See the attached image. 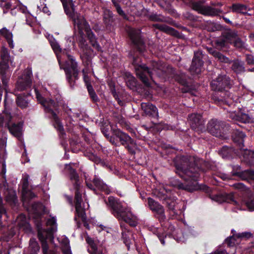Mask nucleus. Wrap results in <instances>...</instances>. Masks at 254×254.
Segmentation results:
<instances>
[{
    "instance_id": "obj_1",
    "label": "nucleus",
    "mask_w": 254,
    "mask_h": 254,
    "mask_svg": "<svg viewBox=\"0 0 254 254\" xmlns=\"http://www.w3.org/2000/svg\"><path fill=\"white\" fill-rule=\"evenodd\" d=\"M174 162L176 173L185 182L177 183L173 185L178 189L189 192L200 189L197 181L199 176V172L205 171L203 166L205 165V163L203 160L194 157L177 156L174 159Z\"/></svg>"
},
{
    "instance_id": "obj_2",
    "label": "nucleus",
    "mask_w": 254,
    "mask_h": 254,
    "mask_svg": "<svg viewBox=\"0 0 254 254\" xmlns=\"http://www.w3.org/2000/svg\"><path fill=\"white\" fill-rule=\"evenodd\" d=\"M140 62L139 57H134L132 64L134 65L136 75L147 85L149 84V80L153 79L152 75L154 73L159 76L174 77L183 85L187 84L185 76L183 74H176L175 70L172 66L167 65L160 61H153L151 66L149 67L145 64H139Z\"/></svg>"
},
{
    "instance_id": "obj_3",
    "label": "nucleus",
    "mask_w": 254,
    "mask_h": 254,
    "mask_svg": "<svg viewBox=\"0 0 254 254\" xmlns=\"http://www.w3.org/2000/svg\"><path fill=\"white\" fill-rule=\"evenodd\" d=\"M66 14L72 19L74 26L76 27L78 31L83 34V30H85L87 37L92 46L98 51L100 47L97 43L95 35L91 31L90 27L84 17L75 11L74 5L71 0H61Z\"/></svg>"
},
{
    "instance_id": "obj_4",
    "label": "nucleus",
    "mask_w": 254,
    "mask_h": 254,
    "mask_svg": "<svg viewBox=\"0 0 254 254\" xmlns=\"http://www.w3.org/2000/svg\"><path fill=\"white\" fill-rule=\"evenodd\" d=\"M105 201L111 213L119 221H124L132 227L137 225L136 218L132 214L130 209L124 205L118 198L110 196Z\"/></svg>"
},
{
    "instance_id": "obj_5",
    "label": "nucleus",
    "mask_w": 254,
    "mask_h": 254,
    "mask_svg": "<svg viewBox=\"0 0 254 254\" xmlns=\"http://www.w3.org/2000/svg\"><path fill=\"white\" fill-rule=\"evenodd\" d=\"M112 136L105 135L109 141L115 146H124L130 154H134L135 152L134 148L136 146V143L134 139L120 129H112Z\"/></svg>"
},
{
    "instance_id": "obj_6",
    "label": "nucleus",
    "mask_w": 254,
    "mask_h": 254,
    "mask_svg": "<svg viewBox=\"0 0 254 254\" xmlns=\"http://www.w3.org/2000/svg\"><path fill=\"white\" fill-rule=\"evenodd\" d=\"M60 68L64 70L66 78L71 88L75 85V81L79 78V70L78 68V64L73 56L67 55V61L64 64L62 65L59 59Z\"/></svg>"
},
{
    "instance_id": "obj_7",
    "label": "nucleus",
    "mask_w": 254,
    "mask_h": 254,
    "mask_svg": "<svg viewBox=\"0 0 254 254\" xmlns=\"http://www.w3.org/2000/svg\"><path fill=\"white\" fill-rule=\"evenodd\" d=\"M80 38L78 40L79 46L82 50V54L80 57L82 61V64L85 66L84 68H87L90 70L89 67L91 66V60L93 56V50L88 46L85 39V30H83V34H81L79 31ZM87 35V34H86Z\"/></svg>"
},
{
    "instance_id": "obj_8",
    "label": "nucleus",
    "mask_w": 254,
    "mask_h": 254,
    "mask_svg": "<svg viewBox=\"0 0 254 254\" xmlns=\"http://www.w3.org/2000/svg\"><path fill=\"white\" fill-rule=\"evenodd\" d=\"M75 191V216L74 219L77 221V217L80 218L83 222L85 221L86 219V214L84 209L82 206V187L80 185V182L73 183Z\"/></svg>"
},
{
    "instance_id": "obj_9",
    "label": "nucleus",
    "mask_w": 254,
    "mask_h": 254,
    "mask_svg": "<svg viewBox=\"0 0 254 254\" xmlns=\"http://www.w3.org/2000/svg\"><path fill=\"white\" fill-rule=\"evenodd\" d=\"M190 6L193 10L205 16H216L222 13V10L220 9L205 5L203 0L193 1Z\"/></svg>"
},
{
    "instance_id": "obj_10",
    "label": "nucleus",
    "mask_w": 254,
    "mask_h": 254,
    "mask_svg": "<svg viewBox=\"0 0 254 254\" xmlns=\"http://www.w3.org/2000/svg\"><path fill=\"white\" fill-rule=\"evenodd\" d=\"M228 127L225 122L215 119H211L207 125L208 131L217 137H223Z\"/></svg>"
},
{
    "instance_id": "obj_11",
    "label": "nucleus",
    "mask_w": 254,
    "mask_h": 254,
    "mask_svg": "<svg viewBox=\"0 0 254 254\" xmlns=\"http://www.w3.org/2000/svg\"><path fill=\"white\" fill-rule=\"evenodd\" d=\"M32 77L31 68L28 67L25 69L17 80L16 89L22 91L30 88L32 85Z\"/></svg>"
},
{
    "instance_id": "obj_12",
    "label": "nucleus",
    "mask_w": 254,
    "mask_h": 254,
    "mask_svg": "<svg viewBox=\"0 0 254 254\" xmlns=\"http://www.w3.org/2000/svg\"><path fill=\"white\" fill-rule=\"evenodd\" d=\"M231 85L230 77L226 75H219L216 79L211 82L212 90L220 91L221 94H226V92H222L226 88H229Z\"/></svg>"
},
{
    "instance_id": "obj_13",
    "label": "nucleus",
    "mask_w": 254,
    "mask_h": 254,
    "mask_svg": "<svg viewBox=\"0 0 254 254\" xmlns=\"http://www.w3.org/2000/svg\"><path fill=\"white\" fill-rule=\"evenodd\" d=\"M42 105H44L46 106L47 111L50 113L54 121V126L55 127L59 130L62 134H61L63 136L65 135L64 132V128L62 123L55 113V112L53 111L52 108H55V105L57 104L55 102L51 99H49L48 100H45L44 102H42Z\"/></svg>"
},
{
    "instance_id": "obj_14",
    "label": "nucleus",
    "mask_w": 254,
    "mask_h": 254,
    "mask_svg": "<svg viewBox=\"0 0 254 254\" xmlns=\"http://www.w3.org/2000/svg\"><path fill=\"white\" fill-rule=\"evenodd\" d=\"M148 204L150 210L154 213V217L160 222L165 220L166 217L165 214V209L162 205L150 197L148 198Z\"/></svg>"
},
{
    "instance_id": "obj_15",
    "label": "nucleus",
    "mask_w": 254,
    "mask_h": 254,
    "mask_svg": "<svg viewBox=\"0 0 254 254\" xmlns=\"http://www.w3.org/2000/svg\"><path fill=\"white\" fill-rule=\"evenodd\" d=\"M127 32L132 43L138 49L139 52H143L145 50V46L141 37L140 30L139 29L129 28L127 30Z\"/></svg>"
},
{
    "instance_id": "obj_16",
    "label": "nucleus",
    "mask_w": 254,
    "mask_h": 254,
    "mask_svg": "<svg viewBox=\"0 0 254 254\" xmlns=\"http://www.w3.org/2000/svg\"><path fill=\"white\" fill-rule=\"evenodd\" d=\"M85 183L87 187L94 191H96V189L94 188L95 187L98 190L105 192L106 194H109L111 192L110 187L96 176L92 181L86 179Z\"/></svg>"
},
{
    "instance_id": "obj_17",
    "label": "nucleus",
    "mask_w": 254,
    "mask_h": 254,
    "mask_svg": "<svg viewBox=\"0 0 254 254\" xmlns=\"http://www.w3.org/2000/svg\"><path fill=\"white\" fill-rule=\"evenodd\" d=\"M203 54L201 50H198L194 52V56L190 67V71L192 74H198L201 72L203 65Z\"/></svg>"
},
{
    "instance_id": "obj_18",
    "label": "nucleus",
    "mask_w": 254,
    "mask_h": 254,
    "mask_svg": "<svg viewBox=\"0 0 254 254\" xmlns=\"http://www.w3.org/2000/svg\"><path fill=\"white\" fill-rule=\"evenodd\" d=\"M210 197L213 200L219 203L223 202H227L232 203L235 205L239 206V202L237 200L234 193H224L218 194H212L210 195Z\"/></svg>"
},
{
    "instance_id": "obj_19",
    "label": "nucleus",
    "mask_w": 254,
    "mask_h": 254,
    "mask_svg": "<svg viewBox=\"0 0 254 254\" xmlns=\"http://www.w3.org/2000/svg\"><path fill=\"white\" fill-rule=\"evenodd\" d=\"M85 239L90 247L88 252L91 254H105L106 249L102 245L98 244L89 236L86 237Z\"/></svg>"
},
{
    "instance_id": "obj_20",
    "label": "nucleus",
    "mask_w": 254,
    "mask_h": 254,
    "mask_svg": "<svg viewBox=\"0 0 254 254\" xmlns=\"http://www.w3.org/2000/svg\"><path fill=\"white\" fill-rule=\"evenodd\" d=\"M141 107L146 116L156 119L158 118L157 109L152 104L150 103H142Z\"/></svg>"
},
{
    "instance_id": "obj_21",
    "label": "nucleus",
    "mask_w": 254,
    "mask_h": 254,
    "mask_svg": "<svg viewBox=\"0 0 254 254\" xmlns=\"http://www.w3.org/2000/svg\"><path fill=\"white\" fill-rule=\"evenodd\" d=\"M188 119L192 129H195L204 124V120L200 114L192 113L190 114L188 116Z\"/></svg>"
},
{
    "instance_id": "obj_22",
    "label": "nucleus",
    "mask_w": 254,
    "mask_h": 254,
    "mask_svg": "<svg viewBox=\"0 0 254 254\" xmlns=\"http://www.w3.org/2000/svg\"><path fill=\"white\" fill-rule=\"evenodd\" d=\"M229 117L232 120L243 123H249L253 122L252 118L248 115L242 112L237 114L235 112L230 113Z\"/></svg>"
},
{
    "instance_id": "obj_23",
    "label": "nucleus",
    "mask_w": 254,
    "mask_h": 254,
    "mask_svg": "<svg viewBox=\"0 0 254 254\" xmlns=\"http://www.w3.org/2000/svg\"><path fill=\"white\" fill-rule=\"evenodd\" d=\"M55 230L53 228L47 229H39L38 236L40 241H47L48 239H52Z\"/></svg>"
},
{
    "instance_id": "obj_24",
    "label": "nucleus",
    "mask_w": 254,
    "mask_h": 254,
    "mask_svg": "<svg viewBox=\"0 0 254 254\" xmlns=\"http://www.w3.org/2000/svg\"><path fill=\"white\" fill-rule=\"evenodd\" d=\"M23 124L21 123L12 124L11 125L7 124L9 132L14 136L20 138L22 135Z\"/></svg>"
},
{
    "instance_id": "obj_25",
    "label": "nucleus",
    "mask_w": 254,
    "mask_h": 254,
    "mask_svg": "<svg viewBox=\"0 0 254 254\" xmlns=\"http://www.w3.org/2000/svg\"><path fill=\"white\" fill-rule=\"evenodd\" d=\"M231 69L236 74H241L245 71L244 62L237 59L232 61Z\"/></svg>"
},
{
    "instance_id": "obj_26",
    "label": "nucleus",
    "mask_w": 254,
    "mask_h": 254,
    "mask_svg": "<svg viewBox=\"0 0 254 254\" xmlns=\"http://www.w3.org/2000/svg\"><path fill=\"white\" fill-rule=\"evenodd\" d=\"M74 164L69 163L65 164L64 169L69 174V178L72 184L79 182V176L76 173L75 170L72 167Z\"/></svg>"
},
{
    "instance_id": "obj_27",
    "label": "nucleus",
    "mask_w": 254,
    "mask_h": 254,
    "mask_svg": "<svg viewBox=\"0 0 254 254\" xmlns=\"http://www.w3.org/2000/svg\"><path fill=\"white\" fill-rule=\"evenodd\" d=\"M208 52L211 54L216 59H217L220 62L224 63H230L229 59L224 56L219 52L214 50L213 48L208 49Z\"/></svg>"
},
{
    "instance_id": "obj_28",
    "label": "nucleus",
    "mask_w": 254,
    "mask_h": 254,
    "mask_svg": "<svg viewBox=\"0 0 254 254\" xmlns=\"http://www.w3.org/2000/svg\"><path fill=\"white\" fill-rule=\"evenodd\" d=\"M229 8L232 10L233 12L242 13L246 14L248 10V7L246 5L240 3H233Z\"/></svg>"
},
{
    "instance_id": "obj_29",
    "label": "nucleus",
    "mask_w": 254,
    "mask_h": 254,
    "mask_svg": "<svg viewBox=\"0 0 254 254\" xmlns=\"http://www.w3.org/2000/svg\"><path fill=\"white\" fill-rule=\"evenodd\" d=\"M28 95H29V93H28L26 95L23 94L17 96L16 102L17 106L20 108L23 109L28 107L29 101L27 97Z\"/></svg>"
},
{
    "instance_id": "obj_30",
    "label": "nucleus",
    "mask_w": 254,
    "mask_h": 254,
    "mask_svg": "<svg viewBox=\"0 0 254 254\" xmlns=\"http://www.w3.org/2000/svg\"><path fill=\"white\" fill-rule=\"evenodd\" d=\"M0 34L6 39L9 47L13 48L14 44L12 40V34L6 28H3L0 30Z\"/></svg>"
},
{
    "instance_id": "obj_31",
    "label": "nucleus",
    "mask_w": 254,
    "mask_h": 254,
    "mask_svg": "<svg viewBox=\"0 0 254 254\" xmlns=\"http://www.w3.org/2000/svg\"><path fill=\"white\" fill-rule=\"evenodd\" d=\"M152 26L161 31L165 32L167 34L175 35L177 33V31L174 28L170 27L165 24H153Z\"/></svg>"
},
{
    "instance_id": "obj_32",
    "label": "nucleus",
    "mask_w": 254,
    "mask_h": 254,
    "mask_svg": "<svg viewBox=\"0 0 254 254\" xmlns=\"http://www.w3.org/2000/svg\"><path fill=\"white\" fill-rule=\"evenodd\" d=\"M223 36L228 42L232 43L238 37V32L235 30L227 29L223 32Z\"/></svg>"
},
{
    "instance_id": "obj_33",
    "label": "nucleus",
    "mask_w": 254,
    "mask_h": 254,
    "mask_svg": "<svg viewBox=\"0 0 254 254\" xmlns=\"http://www.w3.org/2000/svg\"><path fill=\"white\" fill-rule=\"evenodd\" d=\"M238 176L242 180L248 182L254 181V171L247 170L237 173Z\"/></svg>"
},
{
    "instance_id": "obj_34",
    "label": "nucleus",
    "mask_w": 254,
    "mask_h": 254,
    "mask_svg": "<svg viewBox=\"0 0 254 254\" xmlns=\"http://www.w3.org/2000/svg\"><path fill=\"white\" fill-rule=\"evenodd\" d=\"M243 146H239L240 153L243 156L244 159L247 162L251 161V158L254 156V152L248 149H243Z\"/></svg>"
},
{
    "instance_id": "obj_35",
    "label": "nucleus",
    "mask_w": 254,
    "mask_h": 254,
    "mask_svg": "<svg viewBox=\"0 0 254 254\" xmlns=\"http://www.w3.org/2000/svg\"><path fill=\"white\" fill-rule=\"evenodd\" d=\"M235 150L233 147H229L227 146H223L220 150H219V154L223 158H227L231 157L233 153L234 152Z\"/></svg>"
},
{
    "instance_id": "obj_36",
    "label": "nucleus",
    "mask_w": 254,
    "mask_h": 254,
    "mask_svg": "<svg viewBox=\"0 0 254 254\" xmlns=\"http://www.w3.org/2000/svg\"><path fill=\"white\" fill-rule=\"evenodd\" d=\"M245 137V134L242 131L237 130L233 136V139L234 142L238 144L239 147L244 146L243 143Z\"/></svg>"
},
{
    "instance_id": "obj_37",
    "label": "nucleus",
    "mask_w": 254,
    "mask_h": 254,
    "mask_svg": "<svg viewBox=\"0 0 254 254\" xmlns=\"http://www.w3.org/2000/svg\"><path fill=\"white\" fill-rule=\"evenodd\" d=\"M29 249L32 254H36L39 251L40 246L34 238L30 239L29 241Z\"/></svg>"
},
{
    "instance_id": "obj_38",
    "label": "nucleus",
    "mask_w": 254,
    "mask_h": 254,
    "mask_svg": "<svg viewBox=\"0 0 254 254\" xmlns=\"http://www.w3.org/2000/svg\"><path fill=\"white\" fill-rule=\"evenodd\" d=\"M36 197V195L28 190H22V200L24 202H28L30 199Z\"/></svg>"
},
{
    "instance_id": "obj_39",
    "label": "nucleus",
    "mask_w": 254,
    "mask_h": 254,
    "mask_svg": "<svg viewBox=\"0 0 254 254\" xmlns=\"http://www.w3.org/2000/svg\"><path fill=\"white\" fill-rule=\"evenodd\" d=\"M232 233H233V235L227 238L225 240L226 243L229 247H234L236 244L238 243L237 242L238 238L236 236V234H235V231L232 230Z\"/></svg>"
},
{
    "instance_id": "obj_40",
    "label": "nucleus",
    "mask_w": 254,
    "mask_h": 254,
    "mask_svg": "<svg viewBox=\"0 0 254 254\" xmlns=\"http://www.w3.org/2000/svg\"><path fill=\"white\" fill-rule=\"evenodd\" d=\"M121 0H112V2H113L115 7L116 8V11L118 12V13L124 18H126L127 15L119 4V2Z\"/></svg>"
},
{
    "instance_id": "obj_41",
    "label": "nucleus",
    "mask_w": 254,
    "mask_h": 254,
    "mask_svg": "<svg viewBox=\"0 0 254 254\" xmlns=\"http://www.w3.org/2000/svg\"><path fill=\"white\" fill-rule=\"evenodd\" d=\"M17 223L19 227L27 228L28 224L26 216L23 214H20L17 217Z\"/></svg>"
},
{
    "instance_id": "obj_42",
    "label": "nucleus",
    "mask_w": 254,
    "mask_h": 254,
    "mask_svg": "<svg viewBox=\"0 0 254 254\" xmlns=\"http://www.w3.org/2000/svg\"><path fill=\"white\" fill-rule=\"evenodd\" d=\"M126 82L127 85L130 89H133L136 86L135 79L130 74H128V76L126 79Z\"/></svg>"
},
{
    "instance_id": "obj_43",
    "label": "nucleus",
    "mask_w": 254,
    "mask_h": 254,
    "mask_svg": "<svg viewBox=\"0 0 254 254\" xmlns=\"http://www.w3.org/2000/svg\"><path fill=\"white\" fill-rule=\"evenodd\" d=\"M0 58L1 62H0V63H2V64H7L9 57L7 50L6 49H2L0 52Z\"/></svg>"
},
{
    "instance_id": "obj_44",
    "label": "nucleus",
    "mask_w": 254,
    "mask_h": 254,
    "mask_svg": "<svg viewBox=\"0 0 254 254\" xmlns=\"http://www.w3.org/2000/svg\"><path fill=\"white\" fill-rule=\"evenodd\" d=\"M130 235L131 237H133V234H131L129 232H127V234H126V233L122 232V236H123V239L124 240V243L127 246L128 249H129L130 245L131 244V243H132L131 240L130 239V237H129Z\"/></svg>"
},
{
    "instance_id": "obj_45",
    "label": "nucleus",
    "mask_w": 254,
    "mask_h": 254,
    "mask_svg": "<svg viewBox=\"0 0 254 254\" xmlns=\"http://www.w3.org/2000/svg\"><path fill=\"white\" fill-rule=\"evenodd\" d=\"M87 90L92 101L94 102H97L99 99L91 85H88Z\"/></svg>"
},
{
    "instance_id": "obj_46",
    "label": "nucleus",
    "mask_w": 254,
    "mask_h": 254,
    "mask_svg": "<svg viewBox=\"0 0 254 254\" xmlns=\"http://www.w3.org/2000/svg\"><path fill=\"white\" fill-rule=\"evenodd\" d=\"M149 18L150 20L153 21L168 22L164 17L156 14H150L149 16Z\"/></svg>"
},
{
    "instance_id": "obj_47",
    "label": "nucleus",
    "mask_w": 254,
    "mask_h": 254,
    "mask_svg": "<svg viewBox=\"0 0 254 254\" xmlns=\"http://www.w3.org/2000/svg\"><path fill=\"white\" fill-rule=\"evenodd\" d=\"M176 204V202L174 200H173L170 199H167L166 200V204L168 209L170 211H171L174 214H177V212L175 210Z\"/></svg>"
},
{
    "instance_id": "obj_48",
    "label": "nucleus",
    "mask_w": 254,
    "mask_h": 254,
    "mask_svg": "<svg viewBox=\"0 0 254 254\" xmlns=\"http://www.w3.org/2000/svg\"><path fill=\"white\" fill-rule=\"evenodd\" d=\"M234 46L238 49H244L245 48V43L240 38L237 37L233 42Z\"/></svg>"
},
{
    "instance_id": "obj_49",
    "label": "nucleus",
    "mask_w": 254,
    "mask_h": 254,
    "mask_svg": "<svg viewBox=\"0 0 254 254\" xmlns=\"http://www.w3.org/2000/svg\"><path fill=\"white\" fill-rule=\"evenodd\" d=\"M90 71V70H88L87 68H83L82 70L84 81L86 83L87 88H88V85H91L90 83V79L88 75V74Z\"/></svg>"
},
{
    "instance_id": "obj_50",
    "label": "nucleus",
    "mask_w": 254,
    "mask_h": 254,
    "mask_svg": "<svg viewBox=\"0 0 254 254\" xmlns=\"http://www.w3.org/2000/svg\"><path fill=\"white\" fill-rule=\"evenodd\" d=\"M226 41L227 40L224 37L217 40L215 41L216 46L219 49H222L226 47Z\"/></svg>"
},
{
    "instance_id": "obj_51",
    "label": "nucleus",
    "mask_w": 254,
    "mask_h": 254,
    "mask_svg": "<svg viewBox=\"0 0 254 254\" xmlns=\"http://www.w3.org/2000/svg\"><path fill=\"white\" fill-rule=\"evenodd\" d=\"M232 187L236 190H239L241 191H247L248 189L243 183H237L234 184Z\"/></svg>"
},
{
    "instance_id": "obj_52",
    "label": "nucleus",
    "mask_w": 254,
    "mask_h": 254,
    "mask_svg": "<svg viewBox=\"0 0 254 254\" xmlns=\"http://www.w3.org/2000/svg\"><path fill=\"white\" fill-rule=\"evenodd\" d=\"M183 17L188 20H189L190 21H196L197 20V17L194 15H193L192 13H190V12H185L183 13Z\"/></svg>"
},
{
    "instance_id": "obj_53",
    "label": "nucleus",
    "mask_w": 254,
    "mask_h": 254,
    "mask_svg": "<svg viewBox=\"0 0 254 254\" xmlns=\"http://www.w3.org/2000/svg\"><path fill=\"white\" fill-rule=\"evenodd\" d=\"M236 236L238 239H248L252 236V234L250 232H245L236 234Z\"/></svg>"
},
{
    "instance_id": "obj_54",
    "label": "nucleus",
    "mask_w": 254,
    "mask_h": 254,
    "mask_svg": "<svg viewBox=\"0 0 254 254\" xmlns=\"http://www.w3.org/2000/svg\"><path fill=\"white\" fill-rule=\"evenodd\" d=\"M245 203L250 210H254V197L253 198H249L245 201Z\"/></svg>"
},
{
    "instance_id": "obj_55",
    "label": "nucleus",
    "mask_w": 254,
    "mask_h": 254,
    "mask_svg": "<svg viewBox=\"0 0 254 254\" xmlns=\"http://www.w3.org/2000/svg\"><path fill=\"white\" fill-rule=\"evenodd\" d=\"M42 244V248L43 254H48L49 246L47 241H41Z\"/></svg>"
},
{
    "instance_id": "obj_56",
    "label": "nucleus",
    "mask_w": 254,
    "mask_h": 254,
    "mask_svg": "<svg viewBox=\"0 0 254 254\" xmlns=\"http://www.w3.org/2000/svg\"><path fill=\"white\" fill-rule=\"evenodd\" d=\"M56 220L55 219V218L54 217H52L51 218H49L48 219L47 221V225L48 226H50V228H53L55 230V226L56 225Z\"/></svg>"
},
{
    "instance_id": "obj_57",
    "label": "nucleus",
    "mask_w": 254,
    "mask_h": 254,
    "mask_svg": "<svg viewBox=\"0 0 254 254\" xmlns=\"http://www.w3.org/2000/svg\"><path fill=\"white\" fill-rule=\"evenodd\" d=\"M8 68L7 64H2L0 63V74L3 77L4 74L5 73L6 69Z\"/></svg>"
},
{
    "instance_id": "obj_58",
    "label": "nucleus",
    "mask_w": 254,
    "mask_h": 254,
    "mask_svg": "<svg viewBox=\"0 0 254 254\" xmlns=\"http://www.w3.org/2000/svg\"><path fill=\"white\" fill-rule=\"evenodd\" d=\"M42 207H43V205L39 202H35L32 204V208L35 212H38Z\"/></svg>"
},
{
    "instance_id": "obj_59",
    "label": "nucleus",
    "mask_w": 254,
    "mask_h": 254,
    "mask_svg": "<svg viewBox=\"0 0 254 254\" xmlns=\"http://www.w3.org/2000/svg\"><path fill=\"white\" fill-rule=\"evenodd\" d=\"M246 61L248 64L254 65V59L252 56L247 55L246 56Z\"/></svg>"
},
{
    "instance_id": "obj_60",
    "label": "nucleus",
    "mask_w": 254,
    "mask_h": 254,
    "mask_svg": "<svg viewBox=\"0 0 254 254\" xmlns=\"http://www.w3.org/2000/svg\"><path fill=\"white\" fill-rule=\"evenodd\" d=\"M53 49L55 52H61L62 49L60 48V45L57 43H53L51 44Z\"/></svg>"
},
{
    "instance_id": "obj_61",
    "label": "nucleus",
    "mask_w": 254,
    "mask_h": 254,
    "mask_svg": "<svg viewBox=\"0 0 254 254\" xmlns=\"http://www.w3.org/2000/svg\"><path fill=\"white\" fill-rule=\"evenodd\" d=\"M218 102L220 103H223L227 105H232L233 103V101L231 99H227V98L218 99Z\"/></svg>"
},
{
    "instance_id": "obj_62",
    "label": "nucleus",
    "mask_w": 254,
    "mask_h": 254,
    "mask_svg": "<svg viewBox=\"0 0 254 254\" xmlns=\"http://www.w3.org/2000/svg\"><path fill=\"white\" fill-rule=\"evenodd\" d=\"M0 6L6 9H9L11 7V4L9 2H2L0 3Z\"/></svg>"
},
{
    "instance_id": "obj_63",
    "label": "nucleus",
    "mask_w": 254,
    "mask_h": 254,
    "mask_svg": "<svg viewBox=\"0 0 254 254\" xmlns=\"http://www.w3.org/2000/svg\"><path fill=\"white\" fill-rule=\"evenodd\" d=\"M111 93H112V94L113 95V97L117 100H118V103L119 104H120V102H121V101H119V98H118V95L117 94L116 91V89H115V87H113L111 88Z\"/></svg>"
},
{
    "instance_id": "obj_64",
    "label": "nucleus",
    "mask_w": 254,
    "mask_h": 254,
    "mask_svg": "<svg viewBox=\"0 0 254 254\" xmlns=\"http://www.w3.org/2000/svg\"><path fill=\"white\" fill-rule=\"evenodd\" d=\"M111 93H112V94L113 95V97L117 100H118V103L119 104H120V102H121V101H119V98H118V95L117 94L116 91V89H115V87H113L111 88Z\"/></svg>"
}]
</instances>
